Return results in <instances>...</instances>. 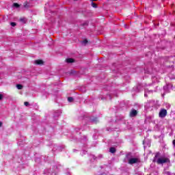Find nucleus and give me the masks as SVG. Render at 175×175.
<instances>
[{
  "mask_svg": "<svg viewBox=\"0 0 175 175\" xmlns=\"http://www.w3.org/2000/svg\"><path fill=\"white\" fill-rule=\"evenodd\" d=\"M157 163L158 165H163V163H170V159H169V158L165 157H159L157 160Z\"/></svg>",
  "mask_w": 175,
  "mask_h": 175,
  "instance_id": "obj_1",
  "label": "nucleus"
},
{
  "mask_svg": "<svg viewBox=\"0 0 175 175\" xmlns=\"http://www.w3.org/2000/svg\"><path fill=\"white\" fill-rule=\"evenodd\" d=\"M159 116L161 118H165L167 116V111L165 109H161L159 111Z\"/></svg>",
  "mask_w": 175,
  "mask_h": 175,
  "instance_id": "obj_2",
  "label": "nucleus"
},
{
  "mask_svg": "<svg viewBox=\"0 0 175 175\" xmlns=\"http://www.w3.org/2000/svg\"><path fill=\"white\" fill-rule=\"evenodd\" d=\"M140 159L139 158H131L129 159V165H133L134 163H139Z\"/></svg>",
  "mask_w": 175,
  "mask_h": 175,
  "instance_id": "obj_3",
  "label": "nucleus"
},
{
  "mask_svg": "<svg viewBox=\"0 0 175 175\" xmlns=\"http://www.w3.org/2000/svg\"><path fill=\"white\" fill-rule=\"evenodd\" d=\"M137 116V111L136 109H133L130 113V116L136 117Z\"/></svg>",
  "mask_w": 175,
  "mask_h": 175,
  "instance_id": "obj_4",
  "label": "nucleus"
},
{
  "mask_svg": "<svg viewBox=\"0 0 175 175\" xmlns=\"http://www.w3.org/2000/svg\"><path fill=\"white\" fill-rule=\"evenodd\" d=\"M35 64H36V65H42L43 61L41 60V59H38V60H36V61H35Z\"/></svg>",
  "mask_w": 175,
  "mask_h": 175,
  "instance_id": "obj_5",
  "label": "nucleus"
},
{
  "mask_svg": "<svg viewBox=\"0 0 175 175\" xmlns=\"http://www.w3.org/2000/svg\"><path fill=\"white\" fill-rule=\"evenodd\" d=\"M66 62H68V64H72V62H75V59H73L72 58H68L66 59Z\"/></svg>",
  "mask_w": 175,
  "mask_h": 175,
  "instance_id": "obj_6",
  "label": "nucleus"
},
{
  "mask_svg": "<svg viewBox=\"0 0 175 175\" xmlns=\"http://www.w3.org/2000/svg\"><path fill=\"white\" fill-rule=\"evenodd\" d=\"M109 151L112 153L114 154L116 152V148H110Z\"/></svg>",
  "mask_w": 175,
  "mask_h": 175,
  "instance_id": "obj_7",
  "label": "nucleus"
},
{
  "mask_svg": "<svg viewBox=\"0 0 175 175\" xmlns=\"http://www.w3.org/2000/svg\"><path fill=\"white\" fill-rule=\"evenodd\" d=\"M16 88H18V90H23V86L22 85L18 84L16 85Z\"/></svg>",
  "mask_w": 175,
  "mask_h": 175,
  "instance_id": "obj_8",
  "label": "nucleus"
},
{
  "mask_svg": "<svg viewBox=\"0 0 175 175\" xmlns=\"http://www.w3.org/2000/svg\"><path fill=\"white\" fill-rule=\"evenodd\" d=\"M13 6H14V8H20V5L18 3H14L13 4Z\"/></svg>",
  "mask_w": 175,
  "mask_h": 175,
  "instance_id": "obj_9",
  "label": "nucleus"
},
{
  "mask_svg": "<svg viewBox=\"0 0 175 175\" xmlns=\"http://www.w3.org/2000/svg\"><path fill=\"white\" fill-rule=\"evenodd\" d=\"M92 8H98V5L95 3H92Z\"/></svg>",
  "mask_w": 175,
  "mask_h": 175,
  "instance_id": "obj_10",
  "label": "nucleus"
},
{
  "mask_svg": "<svg viewBox=\"0 0 175 175\" xmlns=\"http://www.w3.org/2000/svg\"><path fill=\"white\" fill-rule=\"evenodd\" d=\"M68 102H73V97H68Z\"/></svg>",
  "mask_w": 175,
  "mask_h": 175,
  "instance_id": "obj_11",
  "label": "nucleus"
},
{
  "mask_svg": "<svg viewBox=\"0 0 175 175\" xmlns=\"http://www.w3.org/2000/svg\"><path fill=\"white\" fill-rule=\"evenodd\" d=\"M11 25L12 27H16V23L14 22L11 23Z\"/></svg>",
  "mask_w": 175,
  "mask_h": 175,
  "instance_id": "obj_12",
  "label": "nucleus"
},
{
  "mask_svg": "<svg viewBox=\"0 0 175 175\" xmlns=\"http://www.w3.org/2000/svg\"><path fill=\"white\" fill-rule=\"evenodd\" d=\"M24 105H25V106H29V103L26 101V102L24 103Z\"/></svg>",
  "mask_w": 175,
  "mask_h": 175,
  "instance_id": "obj_13",
  "label": "nucleus"
},
{
  "mask_svg": "<svg viewBox=\"0 0 175 175\" xmlns=\"http://www.w3.org/2000/svg\"><path fill=\"white\" fill-rule=\"evenodd\" d=\"M83 43H84V44H87V43H88V40H84Z\"/></svg>",
  "mask_w": 175,
  "mask_h": 175,
  "instance_id": "obj_14",
  "label": "nucleus"
},
{
  "mask_svg": "<svg viewBox=\"0 0 175 175\" xmlns=\"http://www.w3.org/2000/svg\"><path fill=\"white\" fill-rule=\"evenodd\" d=\"M157 157H158V153L155 155L154 159H153V162H155V158H157Z\"/></svg>",
  "mask_w": 175,
  "mask_h": 175,
  "instance_id": "obj_15",
  "label": "nucleus"
},
{
  "mask_svg": "<svg viewBox=\"0 0 175 175\" xmlns=\"http://www.w3.org/2000/svg\"><path fill=\"white\" fill-rule=\"evenodd\" d=\"M3 95L0 94V100H2V99H3Z\"/></svg>",
  "mask_w": 175,
  "mask_h": 175,
  "instance_id": "obj_16",
  "label": "nucleus"
},
{
  "mask_svg": "<svg viewBox=\"0 0 175 175\" xmlns=\"http://www.w3.org/2000/svg\"><path fill=\"white\" fill-rule=\"evenodd\" d=\"M172 144L175 146V139L173 140Z\"/></svg>",
  "mask_w": 175,
  "mask_h": 175,
  "instance_id": "obj_17",
  "label": "nucleus"
},
{
  "mask_svg": "<svg viewBox=\"0 0 175 175\" xmlns=\"http://www.w3.org/2000/svg\"><path fill=\"white\" fill-rule=\"evenodd\" d=\"M0 126H2V122H0Z\"/></svg>",
  "mask_w": 175,
  "mask_h": 175,
  "instance_id": "obj_18",
  "label": "nucleus"
},
{
  "mask_svg": "<svg viewBox=\"0 0 175 175\" xmlns=\"http://www.w3.org/2000/svg\"><path fill=\"white\" fill-rule=\"evenodd\" d=\"M93 2H96V1H98V0H92Z\"/></svg>",
  "mask_w": 175,
  "mask_h": 175,
  "instance_id": "obj_19",
  "label": "nucleus"
}]
</instances>
